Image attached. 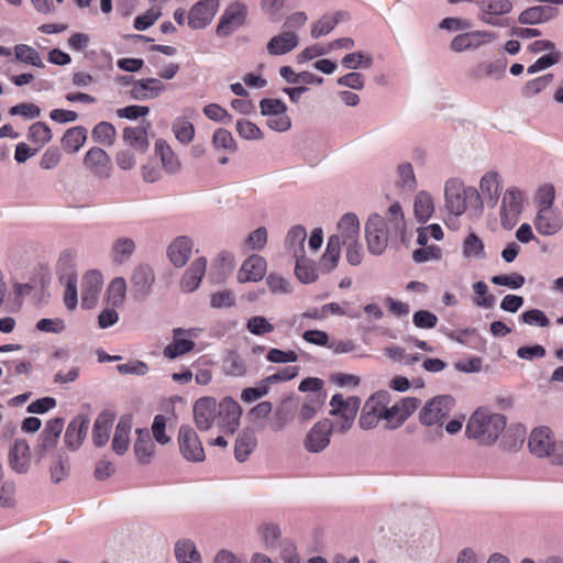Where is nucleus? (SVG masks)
Instances as JSON below:
<instances>
[{
	"instance_id": "f257e3e1",
	"label": "nucleus",
	"mask_w": 563,
	"mask_h": 563,
	"mask_svg": "<svg viewBox=\"0 0 563 563\" xmlns=\"http://www.w3.org/2000/svg\"><path fill=\"white\" fill-rule=\"evenodd\" d=\"M505 428L506 417L504 415L478 409L471 416L465 433L467 438L479 444L490 445L497 441Z\"/></svg>"
},
{
	"instance_id": "f03ea898",
	"label": "nucleus",
	"mask_w": 563,
	"mask_h": 563,
	"mask_svg": "<svg viewBox=\"0 0 563 563\" xmlns=\"http://www.w3.org/2000/svg\"><path fill=\"white\" fill-rule=\"evenodd\" d=\"M528 449L538 459H548L551 464L563 465V441H556L553 431L547 426L531 430Z\"/></svg>"
},
{
	"instance_id": "7ed1b4c3",
	"label": "nucleus",
	"mask_w": 563,
	"mask_h": 563,
	"mask_svg": "<svg viewBox=\"0 0 563 563\" xmlns=\"http://www.w3.org/2000/svg\"><path fill=\"white\" fill-rule=\"evenodd\" d=\"M330 413L338 417V419L332 422L334 432L345 433L353 426L361 406V399L355 396L344 398L342 394H335L330 400Z\"/></svg>"
},
{
	"instance_id": "20e7f679",
	"label": "nucleus",
	"mask_w": 563,
	"mask_h": 563,
	"mask_svg": "<svg viewBox=\"0 0 563 563\" xmlns=\"http://www.w3.org/2000/svg\"><path fill=\"white\" fill-rule=\"evenodd\" d=\"M455 406V400L450 395H440L428 401L419 412V420L422 424L437 426L438 437L442 435V426L445 418Z\"/></svg>"
},
{
	"instance_id": "39448f33",
	"label": "nucleus",
	"mask_w": 563,
	"mask_h": 563,
	"mask_svg": "<svg viewBox=\"0 0 563 563\" xmlns=\"http://www.w3.org/2000/svg\"><path fill=\"white\" fill-rule=\"evenodd\" d=\"M389 402V393L386 390L376 391L364 404L358 424L364 430L375 428L383 419V407Z\"/></svg>"
},
{
	"instance_id": "423d86ee",
	"label": "nucleus",
	"mask_w": 563,
	"mask_h": 563,
	"mask_svg": "<svg viewBox=\"0 0 563 563\" xmlns=\"http://www.w3.org/2000/svg\"><path fill=\"white\" fill-rule=\"evenodd\" d=\"M242 408L231 397L223 398L218 405L217 427L225 434H233L240 426Z\"/></svg>"
},
{
	"instance_id": "0eeeda50",
	"label": "nucleus",
	"mask_w": 563,
	"mask_h": 563,
	"mask_svg": "<svg viewBox=\"0 0 563 563\" xmlns=\"http://www.w3.org/2000/svg\"><path fill=\"white\" fill-rule=\"evenodd\" d=\"M365 236L368 251L372 254L380 255L388 243L386 222L379 214H372L365 225Z\"/></svg>"
},
{
	"instance_id": "6e6552de",
	"label": "nucleus",
	"mask_w": 563,
	"mask_h": 563,
	"mask_svg": "<svg viewBox=\"0 0 563 563\" xmlns=\"http://www.w3.org/2000/svg\"><path fill=\"white\" fill-rule=\"evenodd\" d=\"M178 445L183 457L189 462H202L206 459L202 443L197 432L189 426H181L178 432Z\"/></svg>"
},
{
	"instance_id": "1a4fd4ad",
	"label": "nucleus",
	"mask_w": 563,
	"mask_h": 563,
	"mask_svg": "<svg viewBox=\"0 0 563 563\" xmlns=\"http://www.w3.org/2000/svg\"><path fill=\"white\" fill-rule=\"evenodd\" d=\"M420 399L406 397L391 407H383V419L390 429L400 427L420 406Z\"/></svg>"
},
{
	"instance_id": "9d476101",
	"label": "nucleus",
	"mask_w": 563,
	"mask_h": 563,
	"mask_svg": "<svg viewBox=\"0 0 563 563\" xmlns=\"http://www.w3.org/2000/svg\"><path fill=\"white\" fill-rule=\"evenodd\" d=\"M131 295L137 301L145 300L152 292L155 283V274L146 264L137 265L130 277Z\"/></svg>"
},
{
	"instance_id": "9b49d317",
	"label": "nucleus",
	"mask_w": 563,
	"mask_h": 563,
	"mask_svg": "<svg viewBox=\"0 0 563 563\" xmlns=\"http://www.w3.org/2000/svg\"><path fill=\"white\" fill-rule=\"evenodd\" d=\"M84 167L93 176L108 178L112 170L111 158L101 147H91L82 158Z\"/></svg>"
},
{
	"instance_id": "f8f14e48",
	"label": "nucleus",
	"mask_w": 563,
	"mask_h": 563,
	"mask_svg": "<svg viewBox=\"0 0 563 563\" xmlns=\"http://www.w3.org/2000/svg\"><path fill=\"white\" fill-rule=\"evenodd\" d=\"M247 14L246 5L241 2L231 3L222 14L217 26L219 36H228L244 24Z\"/></svg>"
},
{
	"instance_id": "ddd939ff",
	"label": "nucleus",
	"mask_w": 563,
	"mask_h": 563,
	"mask_svg": "<svg viewBox=\"0 0 563 563\" xmlns=\"http://www.w3.org/2000/svg\"><path fill=\"white\" fill-rule=\"evenodd\" d=\"M218 402L213 397H202L194 405V419L200 431L209 430L217 420Z\"/></svg>"
},
{
	"instance_id": "4468645a",
	"label": "nucleus",
	"mask_w": 563,
	"mask_h": 563,
	"mask_svg": "<svg viewBox=\"0 0 563 563\" xmlns=\"http://www.w3.org/2000/svg\"><path fill=\"white\" fill-rule=\"evenodd\" d=\"M334 431L332 422L328 419L317 422L305 439V448L309 452H320L330 443V435Z\"/></svg>"
},
{
	"instance_id": "2eb2a0df",
	"label": "nucleus",
	"mask_w": 563,
	"mask_h": 563,
	"mask_svg": "<svg viewBox=\"0 0 563 563\" xmlns=\"http://www.w3.org/2000/svg\"><path fill=\"white\" fill-rule=\"evenodd\" d=\"M219 0H202L197 2L188 12V25L194 30L203 29L214 16Z\"/></svg>"
},
{
	"instance_id": "dca6fc26",
	"label": "nucleus",
	"mask_w": 563,
	"mask_h": 563,
	"mask_svg": "<svg viewBox=\"0 0 563 563\" xmlns=\"http://www.w3.org/2000/svg\"><path fill=\"white\" fill-rule=\"evenodd\" d=\"M102 275L98 271H89L81 280V307L91 309L96 306L102 287Z\"/></svg>"
},
{
	"instance_id": "f3484780",
	"label": "nucleus",
	"mask_w": 563,
	"mask_h": 563,
	"mask_svg": "<svg viewBox=\"0 0 563 563\" xmlns=\"http://www.w3.org/2000/svg\"><path fill=\"white\" fill-rule=\"evenodd\" d=\"M10 467L19 473L24 474L29 471L31 462L30 446L26 440L15 439L8 454Z\"/></svg>"
},
{
	"instance_id": "a211bd4d",
	"label": "nucleus",
	"mask_w": 563,
	"mask_h": 563,
	"mask_svg": "<svg viewBox=\"0 0 563 563\" xmlns=\"http://www.w3.org/2000/svg\"><path fill=\"white\" fill-rule=\"evenodd\" d=\"M266 269L267 264L265 258L261 255L253 254L243 262L238 273V280L240 283L258 282L265 276Z\"/></svg>"
},
{
	"instance_id": "6ab92c4d",
	"label": "nucleus",
	"mask_w": 563,
	"mask_h": 563,
	"mask_svg": "<svg viewBox=\"0 0 563 563\" xmlns=\"http://www.w3.org/2000/svg\"><path fill=\"white\" fill-rule=\"evenodd\" d=\"M445 206L455 216L466 210V189L457 180H450L445 185Z\"/></svg>"
},
{
	"instance_id": "aec40b11",
	"label": "nucleus",
	"mask_w": 563,
	"mask_h": 563,
	"mask_svg": "<svg viewBox=\"0 0 563 563\" xmlns=\"http://www.w3.org/2000/svg\"><path fill=\"white\" fill-rule=\"evenodd\" d=\"M164 90L165 85L159 79L147 78L134 81L130 96L135 100H146L158 97Z\"/></svg>"
},
{
	"instance_id": "412c9836",
	"label": "nucleus",
	"mask_w": 563,
	"mask_h": 563,
	"mask_svg": "<svg viewBox=\"0 0 563 563\" xmlns=\"http://www.w3.org/2000/svg\"><path fill=\"white\" fill-rule=\"evenodd\" d=\"M494 35L488 32H468L456 35L451 42V48L454 52H463L470 48H477L481 45L490 42Z\"/></svg>"
},
{
	"instance_id": "4be33fe9",
	"label": "nucleus",
	"mask_w": 563,
	"mask_h": 563,
	"mask_svg": "<svg viewBox=\"0 0 563 563\" xmlns=\"http://www.w3.org/2000/svg\"><path fill=\"white\" fill-rule=\"evenodd\" d=\"M63 428L64 420L62 418H54L47 421L45 429L40 435V442L37 445L41 455L55 448Z\"/></svg>"
},
{
	"instance_id": "5701e85b",
	"label": "nucleus",
	"mask_w": 563,
	"mask_h": 563,
	"mask_svg": "<svg viewBox=\"0 0 563 563\" xmlns=\"http://www.w3.org/2000/svg\"><path fill=\"white\" fill-rule=\"evenodd\" d=\"M88 428H89L88 418H86L84 416L75 417L68 424L66 432H65L66 445L71 450H77L81 445V443L87 434Z\"/></svg>"
},
{
	"instance_id": "b1692460",
	"label": "nucleus",
	"mask_w": 563,
	"mask_h": 563,
	"mask_svg": "<svg viewBox=\"0 0 563 563\" xmlns=\"http://www.w3.org/2000/svg\"><path fill=\"white\" fill-rule=\"evenodd\" d=\"M194 243L188 236H178L176 238L167 250V255L170 262L176 267H183L192 252Z\"/></svg>"
},
{
	"instance_id": "393cba45",
	"label": "nucleus",
	"mask_w": 563,
	"mask_h": 563,
	"mask_svg": "<svg viewBox=\"0 0 563 563\" xmlns=\"http://www.w3.org/2000/svg\"><path fill=\"white\" fill-rule=\"evenodd\" d=\"M207 260L205 257L195 260L180 280L181 289L186 292L196 290L205 276Z\"/></svg>"
},
{
	"instance_id": "a878e982",
	"label": "nucleus",
	"mask_w": 563,
	"mask_h": 563,
	"mask_svg": "<svg viewBox=\"0 0 563 563\" xmlns=\"http://www.w3.org/2000/svg\"><path fill=\"white\" fill-rule=\"evenodd\" d=\"M534 227L542 235H553L562 227L561 218L551 208H540Z\"/></svg>"
},
{
	"instance_id": "bb28decb",
	"label": "nucleus",
	"mask_w": 563,
	"mask_h": 563,
	"mask_svg": "<svg viewBox=\"0 0 563 563\" xmlns=\"http://www.w3.org/2000/svg\"><path fill=\"white\" fill-rule=\"evenodd\" d=\"M558 15V9L550 5H536L522 11L518 18L521 24H539Z\"/></svg>"
},
{
	"instance_id": "cd10ccee",
	"label": "nucleus",
	"mask_w": 563,
	"mask_h": 563,
	"mask_svg": "<svg viewBox=\"0 0 563 563\" xmlns=\"http://www.w3.org/2000/svg\"><path fill=\"white\" fill-rule=\"evenodd\" d=\"M298 45V36L291 31H285L273 36L267 43V51L271 55H284Z\"/></svg>"
},
{
	"instance_id": "c85d7f7f",
	"label": "nucleus",
	"mask_w": 563,
	"mask_h": 563,
	"mask_svg": "<svg viewBox=\"0 0 563 563\" xmlns=\"http://www.w3.org/2000/svg\"><path fill=\"white\" fill-rule=\"evenodd\" d=\"M87 140V129L77 125L68 129L62 137V146L66 153L73 154L80 150Z\"/></svg>"
},
{
	"instance_id": "c756f323",
	"label": "nucleus",
	"mask_w": 563,
	"mask_h": 563,
	"mask_svg": "<svg viewBox=\"0 0 563 563\" xmlns=\"http://www.w3.org/2000/svg\"><path fill=\"white\" fill-rule=\"evenodd\" d=\"M338 235L341 238L343 244L357 241L360 235V222L357 217L354 213L344 214L338 224Z\"/></svg>"
},
{
	"instance_id": "7c9ffc66",
	"label": "nucleus",
	"mask_w": 563,
	"mask_h": 563,
	"mask_svg": "<svg viewBox=\"0 0 563 563\" xmlns=\"http://www.w3.org/2000/svg\"><path fill=\"white\" fill-rule=\"evenodd\" d=\"M112 423L111 415L102 412L98 416L92 428V441L96 446H103L109 441Z\"/></svg>"
},
{
	"instance_id": "2f4dec72",
	"label": "nucleus",
	"mask_w": 563,
	"mask_h": 563,
	"mask_svg": "<svg viewBox=\"0 0 563 563\" xmlns=\"http://www.w3.org/2000/svg\"><path fill=\"white\" fill-rule=\"evenodd\" d=\"M523 201L522 192L516 188H508L503 197L501 216L505 218H516L520 211Z\"/></svg>"
},
{
	"instance_id": "473e14b6",
	"label": "nucleus",
	"mask_w": 563,
	"mask_h": 563,
	"mask_svg": "<svg viewBox=\"0 0 563 563\" xmlns=\"http://www.w3.org/2000/svg\"><path fill=\"white\" fill-rule=\"evenodd\" d=\"M151 126V123L147 122L146 126H128L123 130V140L130 146L145 151L148 146L147 140V128Z\"/></svg>"
},
{
	"instance_id": "72a5a7b5",
	"label": "nucleus",
	"mask_w": 563,
	"mask_h": 563,
	"mask_svg": "<svg viewBox=\"0 0 563 563\" xmlns=\"http://www.w3.org/2000/svg\"><path fill=\"white\" fill-rule=\"evenodd\" d=\"M256 438L251 431H243L240 433L235 440L234 446V455L239 462H244L247 460L250 454L256 448Z\"/></svg>"
},
{
	"instance_id": "f704fd0d",
	"label": "nucleus",
	"mask_w": 563,
	"mask_h": 563,
	"mask_svg": "<svg viewBox=\"0 0 563 563\" xmlns=\"http://www.w3.org/2000/svg\"><path fill=\"white\" fill-rule=\"evenodd\" d=\"M183 334L184 331L181 329L174 331L173 342L164 349V355L167 358H175L194 349L195 343L191 340L181 338Z\"/></svg>"
},
{
	"instance_id": "c9c22d12",
	"label": "nucleus",
	"mask_w": 563,
	"mask_h": 563,
	"mask_svg": "<svg viewBox=\"0 0 563 563\" xmlns=\"http://www.w3.org/2000/svg\"><path fill=\"white\" fill-rule=\"evenodd\" d=\"M526 429L521 424L511 426L505 432L501 439V446L506 451H518L526 439Z\"/></svg>"
},
{
	"instance_id": "e433bc0d",
	"label": "nucleus",
	"mask_w": 563,
	"mask_h": 563,
	"mask_svg": "<svg viewBox=\"0 0 563 563\" xmlns=\"http://www.w3.org/2000/svg\"><path fill=\"white\" fill-rule=\"evenodd\" d=\"M134 453L142 464H147L154 453V443L147 431L137 430V439L134 444Z\"/></svg>"
},
{
	"instance_id": "4c0bfd02",
	"label": "nucleus",
	"mask_w": 563,
	"mask_h": 563,
	"mask_svg": "<svg viewBox=\"0 0 563 563\" xmlns=\"http://www.w3.org/2000/svg\"><path fill=\"white\" fill-rule=\"evenodd\" d=\"M126 296V282L123 277L113 278L107 289V302L113 308L123 306Z\"/></svg>"
},
{
	"instance_id": "58836bf2",
	"label": "nucleus",
	"mask_w": 563,
	"mask_h": 563,
	"mask_svg": "<svg viewBox=\"0 0 563 563\" xmlns=\"http://www.w3.org/2000/svg\"><path fill=\"white\" fill-rule=\"evenodd\" d=\"M175 555L179 563H201L200 554L190 540H180L175 545Z\"/></svg>"
},
{
	"instance_id": "ea45409f",
	"label": "nucleus",
	"mask_w": 563,
	"mask_h": 563,
	"mask_svg": "<svg viewBox=\"0 0 563 563\" xmlns=\"http://www.w3.org/2000/svg\"><path fill=\"white\" fill-rule=\"evenodd\" d=\"M341 238L339 235H331L328 240L327 249L322 257V263L328 271L336 267L341 256Z\"/></svg>"
},
{
	"instance_id": "a19ab883",
	"label": "nucleus",
	"mask_w": 563,
	"mask_h": 563,
	"mask_svg": "<svg viewBox=\"0 0 563 563\" xmlns=\"http://www.w3.org/2000/svg\"><path fill=\"white\" fill-rule=\"evenodd\" d=\"M91 137L97 143L111 146L115 142L117 130L110 122L102 121L92 129Z\"/></svg>"
},
{
	"instance_id": "79ce46f5",
	"label": "nucleus",
	"mask_w": 563,
	"mask_h": 563,
	"mask_svg": "<svg viewBox=\"0 0 563 563\" xmlns=\"http://www.w3.org/2000/svg\"><path fill=\"white\" fill-rule=\"evenodd\" d=\"M415 216L419 222H426L433 213L434 206L432 197L426 191H421L415 199Z\"/></svg>"
},
{
	"instance_id": "37998d69",
	"label": "nucleus",
	"mask_w": 563,
	"mask_h": 563,
	"mask_svg": "<svg viewBox=\"0 0 563 563\" xmlns=\"http://www.w3.org/2000/svg\"><path fill=\"white\" fill-rule=\"evenodd\" d=\"M155 150L167 172L174 173L178 170L180 163L177 156L174 154L172 147L164 140L156 141Z\"/></svg>"
},
{
	"instance_id": "c03bdc74",
	"label": "nucleus",
	"mask_w": 563,
	"mask_h": 563,
	"mask_svg": "<svg viewBox=\"0 0 563 563\" xmlns=\"http://www.w3.org/2000/svg\"><path fill=\"white\" fill-rule=\"evenodd\" d=\"M324 401L322 394H313L306 398L298 413L300 422H307L311 420L317 412L320 410Z\"/></svg>"
},
{
	"instance_id": "a18cd8bd",
	"label": "nucleus",
	"mask_w": 563,
	"mask_h": 563,
	"mask_svg": "<svg viewBox=\"0 0 563 563\" xmlns=\"http://www.w3.org/2000/svg\"><path fill=\"white\" fill-rule=\"evenodd\" d=\"M131 424L128 421L120 420L117 424L114 437L112 440V449L118 454L126 452L130 443L129 434Z\"/></svg>"
},
{
	"instance_id": "49530a36",
	"label": "nucleus",
	"mask_w": 563,
	"mask_h": 563,
	"mask_svg": "<svg viewBox=\"0 0 563 563\" xmlns=\"http://www.w3.org/2000/svg\"><path fill=\"white\" fill-rule=\"evenodd\" d=\"M481 190L493 203H495L500 195L499 176L497 173H487L481 179Z\"/></svg>"
},
{
	"instance_id": "de8ad7c7",
	"label": "nucleus",
	"mask_w": 563,
	"mask_h": 563,
	"mask_svg": "<svg viewBox=\"0 0 563 563\" xmlns=\"http://www.w3.org/2000/svg\"><path fill=\"white\" fill-rule=\"evenodd\" d=\"M306 236V229L301 225L292 227L288 231L286 246L290 252H292L294 256H298L299 253H302Z\"/></svg>"
},
{
	"instance_id": "09e8293b",
	"label": "nucleus",
	"mask_w": 563,
	"mask_h": 563,
	"mask_svg": "<svg viewBox=\"0 0 563 563\" xmlns=\"http://www.w3.org/2000/svg\"><path fill=\"white\" fill-rule=\"evenodd\" d=\"M172 130L175 137L183 144H189L195 136L194 124L186 118H177L173 122Z\"/></svg>"
},
{
	"instance_id": "8fccbe9b",
	"label": "nucleus",
	"mask_w": 563,
	"mask_h": 563,
	"mask_svg": "<svg viewBox=\"0 0 563 563\" xmlns=\"http://www.w3.org/2000/svg\"><path fill=\"white\" fill-rule=\"evenodd\" d=\"M14 54L15 58L19 62L30 64L35 67H44V64L38 52L32 46H29L26 44H18L14 47Z\"/></svg>"
},
{
	"instance_id": "3c124183",
	"label": "nucleus",
	"mask_w": 563,
	"mask_h": 563,
	"mask_svg": "<svg viewBox=\"0 0 563 563\" xmlns=\"http://www.w3.org/2000/svg\"><path fill=\"white\" fill-rule=\"evenodd\" d=\"M135 243L132 239L129 238H120L118 239L112 246V257L117 263H123L126 261L134 252Z\"/></svg>"
},
{
	"instance_id": "603ef678",
	"label": "nucleus",
	"mask_w": 563,
	"mask_h": 563,
	"mask_svg": "<svg viewBox=\"0 0 563 563\" xmlns=\"http://www.w3.org/2000/svg\"><path fill=\"white\" fill-rule=\"evenodd\" d=\"M463 255L467 258L485 257L484 243L474 232H471L463 242Z\"/></svg>"
},
{
	"instance_id": "864d4df0",
	"label": "nucleus",
	"mask_w": 563,
	"mask_h": 563,
	"mask_svg": "<svg viewBox=\"0 0 563 563\" xmlns=\"http://www.w3.org/2000/svg\"><path fill=\"white\" fill-rule=\"evenodd\" d=\"M27 137L32 143L43 146L52 140L53 134L45 122L38 121L30 126Z\"/></svg>"
},
{
	"instance_id": "5fc2aeb1",
	"label": "nucleus",
	"mask_w": 563,
	"mask_h": 563,
	"mask_svg": "<svg viewBox=\"0 0 563 563\" xmlns=\"http://www.w3.org/2000/svg\"><path fill=\"white\" fill-rule=\"evenodd\" d=\"M478 7L485 13L506 14L510 12L512 3L509 0H479Z\"/></svg>"
},
{
	"instance_id": "6e6d98bb",
	"label": "nucleus",
	"mask_w": 563,
	"mask_h": 563,
	"mask_svg": "<svg viewBox=\"0 0 563 563\" xmlns=\"http://www.w3.org/2000/svg\"><path fill=\"white\" fill-rule=\"evenodd\" d=\"M291 419V410L287 404H282L276 408L273 417L271 418L269 426L274 431H280Z\"/></svg>"
},
{
	"instance_id": "4d7b16f0",
	"label": "nucleus",
	"mask_w": 563,
	"mask_h": 563,
	"mask_svg": "<svg viewBox=\"0 0 563 563\" xmlns=\"http://www.w3.org/2000/svg\"><path fill=\"white\" fill-rule=\"evenodd\" d=\"M212 143L217 148H224L230 152L236 150V143L230 131L225 129H217L212 136Z\"/></svg>"
},
{
	"instance_id": "13d9d810",
	"label": "nucleus",
	"mask_w": 563,
	"mask_h": 563,
	"mask_svg": "<svg viewBox=\"0 0 563 563\" xmlns=\"http://www.w3.org/2000/svg\"><path fill=\"white\" fill-rule=\"evenodd\" d=\"M473 290L475 295L477 296L475 299V303L479 307L484 308H493L496 301V298L494 295L488 294L487 285L484 282H476L473 285Z\"/></svg>"
},
{
	"instance_id": "bf43d9fd",
	"label": "nucleus",
	"mask_w": 563,
	"mask_h": 563,
	"mask_svg": "<svg viewBox=\"0 0 563 563\" xmlns=\"http://www.w3.org/2000/svg\"><path fill=\"white\" fill-rule=\"evenodd\" d=\"M295 274L297 278L305 284L312 283L317 279L314 267L307 263L303 257L297 258Z\"/></svg>"
},
{
	"instance_id": "052dcab7",
	"label": "nucleus",
	"mask_w": 563,
	"mask_h": 563,
	"mask_svg": "<svg viewBox=\"0 0 563 563\" xmlns=\"http://www.w3.org/2000/svg\"><path fill=\"white\" fill-rule=\"evenodd\" d=\"M77 280L75 276L69 275L65 282L64 303L68 310H74L77 307Z\"/></svg>"
},
{
	"instance_id": "680f3d73",
	"label": "nucleus",
	"mask_w": 563,
	"mask_h": 563,
	"mask_svg": "<svg viewBox=\"0 0 563 563\" xmlns=\"http://www.w3.org/2000/svg\"><path fill=\"white\" fill-rule=\"evenodd\" d=\"M338 23L339 19L335 16H323L313 24L311 36L313 38H318L327 35L335 27Z\"/></svg>"
},
{
	"instance_id": "e2e57ef3",
	"label": "nucleus",
	"mask_w": 563,
	"mask_h": 563,
	"mask_svg": "<svg viewBox=\"0 0 563 563\" xmlns=\"http://www.w3.org/2000/svg\"><path fill=\"white\" fill-rule=\"evenodd\" d=\"M442 251L438 245H429L417 249L412 253V258L416 263H423L432 260H440Z\"/></svg>"
},
{
	"instance_id": "0e129e2a",
	"label": "nucleus",
	"mask_w": 563,
	"mask_h": 563,
	"mask_svg": "<svg viewBox=\"0 0 563 563\" xmlns=\"http://www.w3.org/2000/svg\"><path fill=\"white\" fill-rule=\"evenodd\" d=\"M15 484L12 481H5L0 487V506L3 508H13L15 506Z\"/></svg>"
},
{
	"instance_id": "69168bd1",
	"label": "nucleus",
	"mask_w": 563,
	"mask_h": 563,
	"mask_svg": "<svg viewBox=\"0 0 563 563\" xmlns=\"http://www.w3.org/2000/svg\"><path fill=\"white\" fill-rule=\"evenodd\" d=\"M267 243V230L261 227L249 234L244 245L249 250H262Z\"/></svg>"
},
{
	"instance_id": "338daca9",
	"label": "nucleus",
	"mask_w": 563,
	"mask_h": 563,
	"mask_svg": "<svg viewBox=\"0 0 563 563\" xmlns=\"http://www.w3.org/2000/svg\"><path fill=\"white\" fill-rule=\"evenodd\" d=\"M269 391V385L264 378L261 384L256 387H247L244 388L241 393V399L244 402H253L264 396H266Z\"/></svg>"
},
{
	"instance_id": "774afa93",
	"label": "nucleus",
	"mask_w": 563,
	"mask_h": 563,
	"mask_svg": "<svg viewBox=\"0 0 563 563\" xmlns=\"http://www.w3.org/2000/svg\"><path fill=\"white\" fill-rule=\"evenodd\" d=\"M552 78L553 75L549 74L528 81L522 88V93L526 97L536 96L551 82Z\"/></svg>"
}]
</instances>
